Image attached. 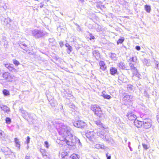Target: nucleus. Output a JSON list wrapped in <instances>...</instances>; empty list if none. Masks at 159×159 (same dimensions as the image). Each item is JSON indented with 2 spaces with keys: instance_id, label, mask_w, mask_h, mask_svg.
<instances>
[{
  "instance_id": "obj_1",
  "label": "nucleus",
  "mask_w": 159,
  "mask_h": 159,
  "mask_svg": "<svg viewBox=\"0 0 159 159\" xmlns=\"http://www.w3.org/2000/svg\"><path fill=\"white\" fill-rule=\"evenodd\" d=\"M91 110L94 114L99 117H102L103 116V113L101 107L97 105H92L91 107Z\"/></svg>"
},
{
  "instance_id": "obj_2",
  "label": "nucleus",
  "mask_w": 159,
  "mask_h": 159,
  "mask_svg": "<svg viewBox=\"0 0 159 159\" xmlns=\"http://www.w3.org/2000/svg\"><path fill=\"white\" fill-rule=\"evenodd\" d=\"M86 135L89 140L92 142H94L97 140V135L93 131H88Z\"/></svg>"
},
{
  "instance_id": "obj_3",
  "label": "nucleus",
  "mask_w": 159,
  "mask_h": 159,
  "mask_svg": "<svg viewBox=\"0 0 159 159\" xmlns=\"http://www.w3.org/2000/svg\"><path fill=\"white\" fill-rule=\"evenodd\" d=\"M152 120L150 119H147L143 121V127L146 129L150 128L152 125Z\"/></svg>"
},
{
  "instance_id": "obj_4",
  "label": "nucleus",
  "mask_w": 159,
  "mask_h": 159,
  "mask_svg": "<svg viewBox=\"0 0 159 159\" xmlns=\"http://www.w3.org/2000/svg\"><path fill=\"white\" fill-rule=\"evenodd\" d=\"M32 33L33 36L36 38H40L43 35L42 32L37 30H33Z\"/></svg>"
},
{
  "instance_id": "obj_5",
  "label": "nucleus",
  "mask_w": 159,
  "mask_h": 159,
  "mask_svg": "<svg viewBox=\"0 0 159 159\" xmlns=\"http://www.w3.org/2000/svg\"><path fill=\"white\" fill-rule=\"evenodd\" d=\"M3 78L9 81H12L14 79V77L10 75L8 73H5L3 75Z\"/></svg>"
},
{
  "instance_id": "obj_6",
  "label": "nucleus",
  "mask_w": 159,
  "mask_h": 159,
  "mask_svg": "<svg viewBox=\"0 0 159 159\" xmlns=\"http://www.w3.org/2000/svg\"><path fill=\"white\" fill-rule=\"evenodd\" d=\"M95 122L96 125L100 128L102 129L106 128V126L103 125L100 121H96Z\"/></svg>"
},
{
  "instance_id": "obj_7",
  "label": "nucleus",
  "mask_w": 159,
  "mask_h": 159,
  "mask_svg": "<svg viewBox=\"0 0 159 159\" xmlns=\"http://www.w3.org/2000/svg\"><path fill=\"white\" fill-rule=\"evenodd\" d=\"M128 117L130 120H134L136 119V116L133 113L130 112L128 114Z\"/></svg>"
},
{
  "instance_id": "obj_8",
  "label": "nucleus",
  "mask_w": 159,
  "mask_h": 159,
  "mask_svg": "<svg viewBox=\"0 0 159 159\" xmlns=\"http://www.w3.org/2000/svg\"><path fill=\"white\" fill-rule=\"evenodd\" d=\"M134 125L137 127H141L143 124V121H139L138 120H135L134 122Z\"/></svg>"
},
{
  "instance_id": "obj_9",
  "label": "nucleus",
  "mask_w": 159,
  "mask_h": 159,
  "mask_svg": "<svg viewBox=\"0 0 159 159\" xmlns=\"http://www.w3.org/2000/svg\"><path fill=\"white\" fill-rule=\"evenodd\" d=\"M100 68L103 70H104L106 69L107 66L105 64L103 61H101L99 63Z\"/></svg>"
},
{
  "instance_id": "obj_10",
  "label": "nucleus",
  "mask_w": 159,
  "mask_h": 159,
  "mask_svg": "<svg viewBox=\"0 0 159 159\" xmlns=\"http://www.w3.org/2000/svg\"><path fill=\"white\" fill-rule=\"evenodd\" d=\"M117 70L115 68L111 67L110 69V74L112 75H115L117 73Z\"/></svg>"
},
{
  "instance_id": "obj_11",
  "label": "nucleus",
  "mask_w": 159,
  "mask_h": 159,
  "mask_svg": "<svg viewBox=\"0 0 159 159\" xmlns=\"http://www.w3.org/2000/svg\"><path fill=\"white\" fill-rule=\"evenodd\" d=\"M95 147L97 149H104L105 147L103 144H97L95 146Z\"/></svg>"
},
{
  "instance_id": "obj_12",
  "label": "nucleus",
  "mask_w": 159,
  "mask_h": 159,
  "mask_svg": "<svg viewBox=\"0 0 159 159\" xmlns=\"http://www.w3.org/2000/svg\"><path fill=\"white\" fill-rule=\"evenodd\" d=\"M78 123L80 125L79 126V127H83L87 125L86 123L84 121H78Z\"/></svg>"
},
{
  "instance_id": "obj_13",
  "label": "nucleus",
  "mask_w": 159,
  "mask_h": 159,
  "mask_svg": "<svg viewBox=\"0 0 159 159\" xmlns=\"http://www.w3.org/2000/svg\"><path fill=\"white\" fill-rule=\"evenodd\" d=\"M70 157L73 159H78L79 158V156L78 154L73 153L71 155Z\"/></svg>"
},
{
  "instance_id": "obj_14",
  "label": "nucleus",
  "mask_w": 159,
  "mask_h": 159,
  "mask_svg": "<svg viewBox=\"0 0 159 159\" xmlns=\"http://www.w3.org/2000/svg\"><path fill=\"white\" fill-rule=\"evenodd\" d=\"M2 109L7 113H9L10 111V109L6 106H3L1 107Z\"/></svg>"
},
{
  "instance_id": "obj_15",
  "label": "nucleus",
  "mask_w": 159,
  "mask_h": 159,
  "mask_svg": "<svg viewBox=\"0 0 159 159\" xmlns=\"http://www.w3.org/2000/svg\"><path fill=\"white\" fill-rule=\"evenodd\" d=\"M132 98V97L128 95H126L123 98V99L125 101H130Z\"/></svg>"
},
{
  "instance_id": "obj_16",
  "label": "nucleus",
  "mask_w": 159,
  "mask_h": 159,
  "mask_svg": "<svg viewBox=\"0 0 159 159\" xmlns=\"http://www.w3.org/2000/svg\"><path fill=\"white\" fill-rule=\"evenodd\" d=\"M68 155V153L66 152H62L61 154V157L62 158H65L66 156H67Z\"/></svg>"
},
{
  "instance_id": "obj_17",
  "label": "nucleus",
  "mask_w": 159,
  "mask_h": 159,
  "mask_svg": "<svg viewBox=\"0 0 159 159\" xmlns=\"http://www.w3.org/2000/svg\"><path fill=\"white\" fill-rule=\"evenodd\" d=\"M145 9L146 11L148 13L150 12L151 10L150 6L148 5L145 6Z\"/></svg>"
},
{
  "instance_id": "obj_18",
  "label": "nucleus",
  "mask_w": 159,
  "mask_h": 159,
  "mask_svg": "<svg viewBox=\"0 0 159 159\" xmlns=\"http://www.w3.org/2000/svg\"><path fill=\"white\" fill-rule=\"evenodd\" d=\"M93 54L94 56L96 57H98L100 56V53L97 51H94L93 52Z\"/></svg>"
},
{
  "instance_id": "obj_19",
  "label": "nucleus",
  "mask_w": 159,
  "mask_h": 159,
  "mask_svg": "<svg viewBox=\"0 0 159 159\" xmlns=\"http://www.w3.org/2000/svg\"><path fill=\"white\" fill-rule=\"evenodd\" d=\"M2 92L3 94L5 96H8L10 95L9 91L6 89H4Z\"/></svg>"
},
{
  "instance_id": "obj_20",
  "label": "nucleus",
  "mask_w": 159,
  "mask_h": 159,
  "mask_svg": "<svg viewBox=\"0 0 159 159\" xmlns=\"http://www.w3.org/2000/svg\"><path fill=\"white\" fill-rule=\"evenodd\" d=\"M15 142L16 144V146L17 147H19L20 146V144L18 139L16 138H15Z\"/></svg>"
},
{
  "instance_id": "obj_21",
  "label": "nucleus",
  "mask_w": 159,
  "mask_h": 159,
  "mask_svg": "<svg viewBox=\"0 0 159 159\" xmlns=\"http://www.w3.org/2000/svg\"><path fill=\"white\" fill-rule=\"evenodd\" d=\"M5 120L6 123L8 124H10L11 122V119L9 117H7Z\"/></svg>"
},
{
  "instance_id": "obj_22",
  "label": "nucleus",
  "mask_w": 159,
  "mask_h": 159,
  "mask_svg": "<svg viewBox=\"0 0 159 159\" xmlns=\"http://www.w3.org/2000/svg\"><path fill=\"white\" fill-rule=\"evenodd\" d=\"M13 61V63L16 66H18L20 64L19 62L16 60H14Z\"/></svg>"
},
{
  "instance_id": "obj_23",
  "label": "nucleus",
  "mask_w": 159,
  "mask_h": 159,
  "mask_svg": "<svg viewBox=\"0 0 159 159\" xmlns=\"http://www.w3.org/2000/svg\"><path fill=\"white\" fill-rule=\"evenodd\" d=\"M124 41V39L123 38L120 39L118 40L117 42V44H118L119 43H121Z\"/></svg>"
},
{
  "instance_id": "obj_24",
  "label": "nucleus",
  "mask_w": 159,
  "mask_h": 159,
  "mask_svg": "<svg viewBox=\"0 0 159 159\" xmlns=\"http://www.w3.org/2000/svg\"><path fill=\"white\" fill-rule=\"evenodd\" d=\"M111 97L109 95H108L107 94L105 96L103 97V98L105 99H109L111 98Z\"/></svg>"
},
{
  "instance_id": "obj_25",
  "label": "nucleus",
  "mask_w": 159,
  "mask_h": 159,
  "mask_svg": "<svg viewBox=\"0 0 159 159\" xmlns=\"http://www.w3.org/2000/svg\"><path fill=\"white\" fill-rule=\"evenodd\" d=\"M5 135L4 133L2 130H0V137H3Z\"/></svg>"
},
{
  "instance_id": "obj_26",
  "label": "nucleus",
  "mask_w": 159,
  "mask_h": 159,
  "mask_svg": "<svg viewBox=\"0 0 159 159\" xmlns=\"http://www.w3.org/2000/svg\"><path fill=\"white\" fill-rule=\"evenodd\" d=\"M71 49H72V48L70 46V47H69L67 49V52L69 53H70L71 51Z\"/></svg>"
},
{
  "instance_id": "obj_27",
  "label": "nucleus",
  "mask_w": 159,
  "mask_h": 159,
  "mask_svg": "<svg viewBox=\"0 0 159 159\" xmlns=\"http://www.w3.org/2000/svg\"><path fill=\"white\" fill-rule=\"evenodd\" d=\"M107 94L106 92L104 91L102 92L101 96L103 98Z\"/></svg>"
},
{
  "instance_id": "obj_28",
  "label": "nucleus",
  "mask_w": 159,
  "mask_h": 159,
  "mask_svg": "<svg viewBox=\"0 0 159 159\" xmlns=\"http://www.w3.org/2000/svg\"><path fill=\"white\" fill-rule=\"evenodd\" d=\"M143 148L145 149H147L148 148V147L147 144H143Z\"/></svg>"
},
{
  "instance_id": "obj_29",
  "label": "nucleus",
  "mask_w": 159,
  "mask_h": 159,
  "mask_svg": "<svg viewBox=\"0 0 159 159\" xmlns=\"http://www.w3.org/2000/svg\"><path fill=\"white\" fill-rule=\"evenodd\" d=\"M45 146L47 148H48L49 147L48 143L47 142L45 141L44 142Z\"/></svg>"
},
{
  "instance_id": "obj_30",
  "label": "nucleus",
  "mask_w": 159,
  "mask_h": 159,
  "mask_svg": "<svg viewBox=\"0 0 159 159\" xmlns=\"http://www.w3.org/2000/svg\"><path fill=\"white\" fill-rule=\"evenodd\" d=\"M79 121H77L74 123V125L75 126L79 127V126L80 125L78 123Z\"/></svg>"
},
{
  "instance_id": "obj_31",
  "label": "nucleus",
  "mask_w": 159,
  "mask_h": 159,
  "mask_svg": "<svg viewBox=\"0 0 159 159\" xmlns=\"http://www.w3.org/2000/svg\"><path fill=\"white\" fill-rule=\"evenodd\" d=\"M148 62V61L146 59H144L143 61V63L144 64L147 65L148 64L147 62Z\"/></svg>"
},
{
  "instance_id": "obj_32",
  "label": "nucleus",
  "mask_w": 159,
  "mask_h": 159,
  "mask_svg": "<svg viewBox=\"0 0 159 159\" xmlns=\"http://www.w3.org/2000/svg\"><path fill=\"white\" fill-rule=\"evenodd\" d=\"M30 141V138L29 137H28L27 138V143L28 144L29 143Z\"/></svg>"
},
{
  "instance_id": "obj_33",
  "label": "nucleus",
  "mask_w": 159,
  "mask_h": 159,
  "mask_svg": "<svg viewBox=\"0 0 159 159\" xmlns=\"http://www.w3.org/2000/svg\"><path fill=\"white\" fill-rule=\"evenodd\" d=\"M136 49L137 50H139L140 49V48L139 46H136Z\"/></svg>"
},
{
  "instance_id": "obj_34",
  "label": "nucleus",
  "mask_w": 159,
  "mask_h": 159,
  "mask_svg": "<svg viewBox=\"0 0 159 159\" xmlns=\"http://www.w3.org/2000/svg\"><path fill=\"white\" fill-rule=\"evenodd\" d=\"M156 67L157 69H159V63H157Z\"/></svg>"
},
{
  "instance_id": "obj_35",
  "label": "nucleus",
  "mask_w": 159,
  "mask_h": 159,
  "mask_svg": "<svg viewBox=\"0 0 159 159\" xmlns=\"http://www.w3.org/2000/svg\"><path fill=\"white\" fill-rule=\"evenodd\" d=\"M134 57H132V58H130V60H131L133 61H134Z\"/></svg>"
},
{
  "instance_id": "obj_36",
  "label": "nucleus",
  "mask_w": 159,
  "mask_h": 159,
  "mask_svg": "<svg viewBox=\"0 0 159 159\" xmlns=\"http://www.w3.org/2000/svg\"><path fill=\"white\" fill-rule=\"evenodd\" d=\"M157 121L159 123V114L157 116Z\"/></svg>"
},
{
  "instance_id": "obj_37",
  "label": "nucleus",
  "mask_w": 159,
  "mask_h": 159,
  "mask_svg": "<svg viewBox=\"0 0 159 159\" xmlns=\"http://www.w3.org/2000/svg\"><path fill=\"white\" fill-rule=\"evenodd\" d=\"M60 46L61 47L62 46H63V43L62 42H60Z\"/></svg>"
},
{
  "instance_id": "obj_38",
  "label": "nucleus",
  "mask_w": 159,
  "mask_h": 159,
  "mask_svg": "<svg viewBox=\"0 0 159 159\" xmlns=\"http://www.w3.org/2000/svg\"><path fill=\"white\" fill-rule=\"evenodd\" d=\"M65 45H66V47H67V48H68L70 46V45L68 44V43L66 44H65Z\"/></svg>"
},
{
  "instance_id": "obj_39",
  "label": "nucleus",
  "mask_w": 159,
  "mask_h": 159,
  "mask_svg": "<svg viewBox=\"0 0 159 159\" xmlns=\"http://www.w3.org/2000/svg\"><path fill=\"white\" fill-rule=\"evenodd\" d=\"M107 156V159H111V156H107V154L106 155Z\"/></svg>"
},
{
  "instance_id": "obj_40",
  "label": "nucleus",
  "mask_w": 159,
  "mask_h": 159,
  "mask_svg": "<svg viewBox=\"0 0 159 159\" xmlns=\"http://www.w3.org/2000/svg\"><path fill=\"white\" fill-rule=\"evenodd\" d=\"M94 39V37L93 36H92L91 37V39Z\"/></svg>"
},
{
  "instance_id": "obj_41",
  "label": "nucleus",
  "mask_w": 159,
  "mask_h": 159,
  "mask_svg": "<svg viewBox=\"0 0 159 159\" xmlns=\"http://www.w3.org/2000/svg\"><path fill=\"white\" fill-rule=\"evenodd\" d=\"M120 66H121L120 64H119V65H118L119 67H120V68H122V67H120Z\"/></svg>"
},
{
  "instance_id": "obj_42",
  "label": "nucleus",
  "mask_w": 159,
  "mask_h": 159,
  "mask_svg": "<svg viewBox=\"0 0 159 159\" xmlns=\"http://www.w3.org/2000/svg\"><path fill=\"white\" fill-rule=\"evenodd\" d=\"M68 145H69V144L68 143H66Z\"/></svg>"
}]
</instances>
